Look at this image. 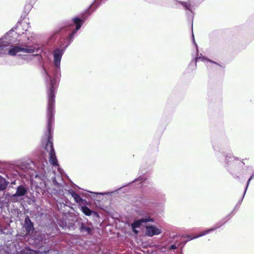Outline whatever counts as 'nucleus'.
<instances>
[{"label":"nucleus","instance_id":"nucleus-1","mask_svg":"<svg viewBox=\"0 0 254 254\" xmlns=\"http://www.w3.org/2000/svg\"><path fill=\"white\" fill-rule=\"evenodd\" d=\"M64 51L63 50L56 49L54 51L53 53L54 59V62L56 69L52 75L47 73L48 75V78L47 79V84L49 88L48 91V108L49 111H50L51 109H54V108L56 89L57 87V82L59 81L61 75L60 63Z\"/></svg>","mask_w":254,"mask_h":254},{"label":"nucleus","instance_id":"nucleus-2","mask_svg":"<svg viewBox=\"0 0 254 254\" xmlns=\"http://www.w3.org/2000/svg\"><path fill=\"white\" fill-rule=\"evenodd\" d=\"M16 32L13 30L9 31L0 39V54L7 53L9 55L14 56L20 52L32 54L37 50V48L33 46H12L11 44L15 42L11 37L16 36Z\"/></svg>","mask_w":254,"mask_h":254},{"label":"nucleus","instance_id":"nucleus-3","mask_svg":"<svg viewBox=\"0 0 254 254\" xmlns=\"http://www.w3.org/2000/svg\"><path fill=\"white\" fill-rule=\"evenodd\" d=\"M54 109H51L50 111H49L48 109V129L49 135L47 136V142L45 147V149L49 152V155L50 156V162L53 164L54 165H58V161L56 157L55 152L53 148V143L51 141L50 138V132L51 130V124L52 123V117H53V111Z\"/></svg>","mask_w":254,"mask_h":254},{"label":"nucleus","instance_id":"nucleus-4","mask_svg":"<svg viewBox=\"0 0 254 254\" xmlns=\"http://www.w3.org/2000/svg\"><path fill=\"white\" fill-rule=\"evenodd\" d=\"M145 227V234L149 237H152L154 235H158L162 232L160 227H157L155 225H147Z\"/></svg>","mask_w":254,"mask_h":254},{"label":"nucleus","instance_id":"nucleus-5","mask_svg":"<svg viewBox=\"0 0 254 254\" xmlns=\"http://www.w3.org/2000/svg\"><path fill=\"white\" fill-rule=\"evenodd\" d=\"M29 27V24L26 21H22L17 24L15 29L17 30V32L19 34H24V31H27L28 30Z\"/></svg>","mask_w":254,"mask_h":254},{"label":"nucleus","instance_id":"nucleus-6","mask_svg":"<svg viewBox=\"0 0 254 254\" xmlns=\"http://www.w3.org/2000/svg\"><path fill=\"white\" fill-rule=\"evenodd\" d=\"M199 61L204 62L207 66L214 67V65H218L216 63L214 62L213 61H211L210 60H208V59H207L203 56H200V57H196V62H199Z\"/></svg>","mask_w":254,"mask_h":254},{"label":"nucleus","instance_id":"nucleus-7","mask_svg":"<svg viewBox=\"0 0 254 254\" xmlns=\"http://www.w3.org/2000/svg\"><path fill=\"white\" fill-rule=\"evenodd\" d=\"M152 221H153L152 219H150V218L142 219L140 220L135 221L132 224V228L133 229V232L135 233H137L138 232L136 230V229L137 228H139L141 223H144V222Z\"/></svg>","mask_w":254,"mask_h":254},{"label":"nucleus","instance_id":"nucleus-8","mask_svg":"<svg viewBox=\"0 0 254 254\" xmlns=\"http://www.w3.org/2000/svg\"><path fill=\"white\" fill-rule=\"evenodd\" d=\"M26 192V190L23 187L19 186L17 188L16 193L12 195V197L23 196Z\"/></svg>","mask_w":254,"mask_h":254},{"label":"nucleus","instance_id":"nucleus-9","mask_svg":"<svg viewBox=\"0 0 254 254\" xmlns=\"http://www.w3.org/2000/svg\"><path fill=\"white\" fill-rule=\"evenodd\" d=\"M73 22L76 24V29L71 34L70 38H72L74 36V34L75 33L76 31L78 30L81 27L82 23L81 20L77 17H75L73 19Z\"/></svg>","mask_w":254,"mask_h":254},{"label":"nucleus","instance_id":"nucleus-10","mask_svg":"<svg viewBox=\"0 0 254 254\" xmlns=\"http://www.w3.org/2000/svg\"><path fill=\"white\" fill-rule=\"evenodd\" d=\"M17 254H42L41 252H38L30 249H25Z\"/></svg>","mask_w":254,"mask_h":254},{"label":"nucleus","instance_id":"nucleus-11","mask_svg":"<svg viewBox=\"0 0 254 254\" xmlns=\"http://www.w3.org/2000/svg\"><path fill=\"white\" fill-rule=\"evenodd\" d=\"M212 230V229H209V230H206V231H204L201 232L200 234H199L198 235H196V236H188V237L189 239V240H192L193 239H195V238L203 236L208 234L209 232L211 231Z\"/></svg>","mask_w":254,"mask_h":254},{"label":"nucleus","instance_id":"nucleus-12","mask_svg":"<svg viewBox=\"0 0 254 254\" xmlns=\"http://www.w3.org/2000/svg\"><path fill=\"white\" fill-rule=\"evenodd\" d=\"M8 185V183L4 178L0 177V190H4Z\"/></svg>","mask_w":254,"mask_h":254},{"label":"nucleus","instance_id":"nucleus-13","mask_svg":"<svg viewBox=\"0 0 254 254\" xmlns=\"http://www.w3.org/2000/svg\"><path fill=\"white\" fill-rule=\"evenodd\" d=\"M71 194L77 203H80L82 201V198L77 193L72 192Z\"/></svg>","mask_w":254,"mask_h":254},{"label":"nucleus","instance_id":"nucleus-14","mask_svg":"<svg viewBox=\"0 0 254 254\" xmlns=\"http://www.w3.org/2000/svg\"><path fill=\"white\" fill-rule=\"evenodd\" d=\"M82 211L86 215L90 216L92 211L86 206H83L81 207Z\"/></svg>","mask_w":254,"mask_h":254},{"label":"nucleus","instance_id":"nucleus-15","mask_svg":"<svg viewBox=\"0 0 254 254\" xmlns=\"http://www.w3.org/2000/svg\"><path fill=\"white\" fill-rule=\"evenodd\" d=\"M25 227L27 231L28 232V233H29L30 231H31L33 229V225L32 223H30L28 225H25Z\"/></svg>","mask_w":254,"mask_h":254},{"label":"nucleus","instance_id":"nucleus-16","mask_svg":"<svg viewBox=\"0 0 254 254\" xmlns=\"http://www.w3.org/2000/svg\"><path fill=\"white\" fill-rule=\"evenodd\" d=\"M30 223H32L31 222V221L29 219V218L27 217L25 218V225H28V224H29Z\"/></svg>","mask_w":254,"mask_h":254},{"label":"nucleus","instance_id":"nucleus-17","mask_svg":"<svg viewBox=\"0 0 254 254\" xmlns=\"http://www.w3.org/2000/svg\"><path fill=\"white\" fill-rule=\"evenodd\" d=\"M253 176H251V178L249 179L248 182L247 183V187H246V190L245 191V193H246V190H247V188H248V186L249 185L250 182L252 179V178H253Z\"/></svg>","mask_w":254,"mask_h":254},{"label":"nucleus","instance_id":"nucleus-18","mask_svg":"<svg viewBox=\"0 0 254 254\" xmlns=\"http://www.w3.org/2000/svg\"><path fill=\"white\" fill-rule=\"evenodd\" d=\"M184 6H185V7L187 9H190V4L184 3Z\"/></svg>","mask_w":254,"mask_h":254},{"label":"nucleus","instance_id":"nucleus-19","mask_svg":"<svg viewBox=\"0 0 254 254\" xmlns=\"http://www.w3.org/2000/svg\"><path fill=\"white\" fill-rule=\"evenodd\" d=\"M82 229H85V230H86L88 233L90 232V229L89 228H87V227H82Z\"/></svg>","mask_w":254,"mask_h":254},{"label":"nucleus","instance_id":"nucleus-20","mask_svg":"<svg viewBox=\"0 0 254 254\" xmlns=\"http://www.w3.org/2000/svg\"><path fill=\"white\" fill-rule=\"evenodd\" d=\"M177 248L176 246L175 245H172L171 247V249H176Z\"/></svg>","mask_w":254,"mask_h":254}]
</instances>
